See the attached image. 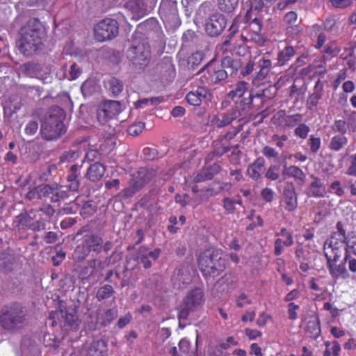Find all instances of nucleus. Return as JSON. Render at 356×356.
I'll use <instances>...</instances> for the list:
<instances>
[{"label": "nucleus", "instance_id": "f257e3e1", "mask_svg": "<svg viewBox=\"0 0 356 356\" xmlns=\"http://www.w3.org/2000/svg\"><path fill=\"white\" fill-rule=\"evenodd\" d=\"M46 35L42 23L35 18L30 19L19 31L16 44L25 56H31L42 48Z\"/></svg>", "mask_w": 356, "mask_h": 356}, {"label": "nucleus", "instance_id": "f03ea898", "mask_svg": "<svg viewBox=\"0 0 356 356\" xmlns=\"http://www.w3.org/2000/svg\"><path fill=\"white\" fill-rule=\"evenodd\" d=\"M28 324V312L17 302L4 305L0 311V326L9 334L20 332Z\"/></svg>", "mask_w": 356, "mask_h": 356}, {"label": "nucleus", "instance_id": "7ed1b4c3", "mask_svg": "<svg viewBox=\"0 0 356 356\" xmlns=\"http://www.w3.org/2000/svg\"><path fill=\"white\" fill-rule=\"evenodd\" d=\"M65 118V113L63 108L51 107L41 124L42 137L47 140H54L64 135L67 131L63 122Z\"/></svg>", "mask_w": 356, "mask_h": 356}, {"label": "nucleus", "instance_id": "20e7f679", "mask_svg": "<svg viewBox=\"0 0 356 356\" xmlns=\"http://www.w3.org/2000/svg\"><path fill=\"white\" fill-rule=\"evenodd\" d=\"M200 269L205 277H216L226 268V260L220 250H207L198 258Z\"/></svg>", "mask_w": 356, "mask_h": 356}, {"label": "nucleus", "instance_id": "39448f33", "mask_svg": "<svg viewBox=\"0 0 356 356\" xmlns=\"http://www.w3.org/2000/svg\"><path fill=\"white\" fill-rule=\"evenodd\" d=\"M127 57L138 70H143L151 58V47L148 40L144 38H135L127 50Z\"/></svg>", "mask_w": 356, "mask_h": 356}, {"label": "nucleus", "instance_id": "423d86ee", "mask_svg": "<svg viewBox=\"0 0 356 356\" xmlns=\"http://www.w3.org/2000/svg\"><path fill=\"white\" fill-rule=\"evenodd\" d=\"M204 302V293L202 289L196 287L188 292L179 308V327H184V325H181V321L186 320L191 312L202 307Z\"/></svg>", "mask_w": 356, "mask_h": 356}, {"label": "nucleus", "instance_id": "0eeeda50", "mask_svg": "<svg viewBox=\"0 0 356 356\" xmlns=\"http://www.w3.org/2000/svg\"><path fill=\"white\" fill-rule=\"evenodd\" d=\"M175 75V65L172 58L169 56L163 57L152 70V76L154 80L159 81L163 85L172 83Z\"/></svg>", "mask_w": 356, "mask_h": 356}, {"label": "nucleus", "instance_id": "6e6552de", "mask_svg": "<svg viewBox=\"0 0 356 356\" xmlns=\"http://www.w3.org/2000/svg\"><path fill=\"white\" fill-rule=\"evenodd\" d=\"M49 319L51 321V326L55 327L58 324L65 330L74 328L77 326L78 317L74 309H65L59 305V309L51 312Z\"/></svg>", "mask_w": 356, "mask_h": 356}, {"label": "nucleus", "instance_id": "1a4fd4ad", "mask_svg": "<svg viewBox=\"0 0 356 356\" xmlns=\"http://www.w3.org/2000/svg\"><path fill=\"white\" fill-rule=\"evenodd\" d=\"M159 13L164 23L171 29H177L181 24L178 15L177 1L174 0H161Z\"/></svg>", "mask_w": 356, "mask_h": 356}, {"label": "nucleus", "instance_id": "9d476101", "mask_svg": "<svg viewBox=\"0 0 356 356\" xmlns=\"http://www.w3.org/2000/svg\"><path fill=\"white\" fill-rule=\"evenodd\" d=\"M118 22L111 18L101 20L94 27L95 38L99 42L111 40L115 38L118 34Z\"/></svg>", "mask_w": 356, "mask_h": 356}, {"label": "nucleus", "instance_id": "9b49d317", "mask_svg": "<svg viewBox=\"0 0 356 356\" xmlns=\"http://www.w3.org/2000/svg\"><path fill=\"white\" fill-rule=\"evenodd\" d=\"M213 60L209 61L199 72L201 75L200 81L204 84L214 85L228 77V72L222 67V69H216L211 66Z\"/></svg>", "mask_w": 356, "mask_h": 356}, {"label": "nucleus", "instance_id": "f8f14e48", "mask_svg": "<svg viewBox=\"0 0 356 356\" xmlns=\"http://www.w3.org/2000/svg\"><path fill=\"white\" fill-rule=\"evenodd\" d=\"M227 26L225 16L215 11L210 14L205 22V31L210 37H218L222 34Z\"/></svg>", "mask_w": 356, "mask_h": 356}, {"label": "nucleus", "instance_id": "ddd939ff", "mask_svg": "<svg viewBox=\"0 0 356 356\" xmlns=\"http://www.w3.org/2000/svg\"><path fill=\"white\" fill-rule=\"evenodd\" d=\"M194 270L189 265H180L177 266L172 276V284L175 288L178 289L184 288L192 281Z\"/></svg>", "mask_w": 356, "mask_h": 356}, {"label": "nucleus", "instance_id": "4468645a", "mask_svg": "<svg viewBox=\"0 0 356 356\" xmlns=\"http://www.w3.org/2000/svg\"><path fill=\"white\" fill-rule=\"evenodd\" d=\"M122 111L121 103L115 100H106L101 104L97 111L99 121H106L118 115Z\"/></svg>", "mask_w": 356, "mask_h": 356}, {"label": "nucleus", "instance_id": "2eb2a0df", "mask_svg": "<svg viewBox=\"0 0 356 356\" xmlns=\"http://www.w3.org/2000/svg\"><path fill=\"white\" fill-rule=\"evenodd\" d=\"M282 195L285 210L289 212L295 211L298 207V197L295 186L292 182L287 181L285 183Z\"/></svg>", "mask_w": 356, "mask_h": 356}, {"label": "nucleus", "instance_id": "dca6fc26", "mask_svg": "<svg viewBox=\"0 0 356 356\" xmlns=\"http://www.w3.org/2000/svg\"><path fill=\"white\" fill-rule=\"evenodd\" d=\"M152 176V172H148L145 168H140L138 172L132 175L129 184L138 191L150 181Z\"/></svg>", "mask_w": 356, "mask_h": 356}, {"label": "nucleus", "instance_id": "f3484780", "mask_svg": "<svg viewBox=\"0 0 356 356\" xmlns=\"http://www.w3.org/2000/svg\"><path fill=\"white\" fill-rule=\"evenodd\" d=\"M33 213L34 210L31 209L29 212L24 211L15 216L13 222L14 229L19 232L26 229H29L31 221H33L35 218V214L33 216H31Z\"/></svg>", "mask_w": 356, "mask_h": 356}, {"label": "nucleus", "instance_id": "a211bd4d", "mask_svg": "<svg viewBox=\"0 0 356 356\" xmlns=\"http://www.w3.org/2000/svg\"><path fill=\"white\" fill-rule=\"evenodd\" d=\"M82 243L90 252H94L98 254L102 250L103 238L97 234L90 233L84 236Z\"/></svg>", "mask_w": 356, "mask_h": 356}, {"label": "nucleus", "instance_id": "6ab92c4d", "mask_svg": "<svg viewBox=\"0 0 356 356\" xmlns=\"http://www.w3.org/2000/svg\"><path fill=\"white\" fill-rule=\"evenodd\" d=\"M124 8L131 12L132 18L138 19L147 13L146 4L140 0H131L124 4Z\"/></svg>", "mask_w": 356, "mask_h": 356}, {"label": "nucleus", "instance_id": "aec40b11", "mask_svg": "<svg viewBox=\"0 0 356 356\" xmlns=\"http://www.w3.org/2000/svg\"><path fill=\"white\" fill-rule=\"evenodd\" d=\"M21 72L30 77H35L40 79H46L47 77H43L42 66L37 63L28 62L19 67Z\"/></svg>", "mask_w": 356, "mask_h": 356}, {"label": "nucleus", "instance_id": "412c9836", "mask_svg": "<svg viewBox=\"0 0 356 356\" xmlns=\"http://www.w3.org/2000/svg\"><path fill=\"white\" fill-rule=\"evenodd\" d=\"M241 58H234L226 56L221 60V67L228 72V75L234 76L237 74L238 71L242 67Z\"/></svg>", "mask_w": 356, "mask_h": 356}, {"label": "nucleus", "instance_id": "4be33fe9", "mask_svg": "<svg viewBox=\"0 0 356 356\" xmlns=\"http://www.w3.org/2000/svg\"><path fill=\"white\" fill-rule=\"evenodd\" d=\"M264 171L265 160L263 157H259L248 168L247 173L252 179L257 180Z\"/></svg>", "mask_w": 356, "mask_h": 356}, {"label": "nucleus", "instance_id": "5701e85b", "mask_svg": "<svg viewBox=\"0 0 356 356\" xmlns=\"http://www.w3.org/2000/svg\"><path fill=\"white\" fill-rule=\"evenodd\" d=\"M313 181L310 183L307 195L309 197H324L325 193V189L323 186L321 179L318 177L311 175Z\"/></svg>", "mask_w": 356, "mask_h": 356}, {"label": "nucleus", "instance_id": "b1692460", "mask_svg": "<svg viewBox=\"0 0 356 356\" xmlns=\"http://www.w3.org/2000/svg\"><path fill=\"white\" fill-rule=\"evenodd\" d=\"M106 342L99 339L91 343L87 349L86 356H106Z\"/></svg>", "mask_w": 356, "mask_h": 356}, {"label": "nucleus", "instance_id": "393cba45", "mask_svg": "<svg viewBox=\"0 0 356 356\" xmlns=\"http://www.w3.org/2000/svg\"><path fill=\"white\" fill-rule=\"evenodd\" d=\"M102 262L97 259H91L88 261V265L83 267L80 271V276L82 279L88 280L95 275L97 268H101Z\"/></svg>", "mask_w": 356, "mask_h": 356}, {"label": "nucleus", "instance_id": "a878e982", "mask_svg": "<svg viewBox=\"0 0 356 356\" xmlns=\"http://www.w3.org/2000/svg\"><path fill=\"white\" fill-rule=\"evenodd\" d=\"M105 173V167L99 162L90 164L88 168L86 176L92 181H99Z\"/></svg>", "mask_w": 356, "mask_h": 356}, {"label": "nucleus", "instance_id": "bb28decb", "mask_svg": "<svg viewBox=\"0 0 356 356\" xmlns=\"http://www.w3.org/2000/svg\"><path fill=\"white\" fill-rule=\"evenodd\" d=\"M79 166L77 164H74L70 167V174L67 177L68 182V188L72 191H77L80 186V181L79 177L80 173L78 172Z\"/></svg>", "mask_w": 356, "mask_h": 356}, {"label": "nucleus", "instance_id": "cd10ccee", "mask_svg": "<svg viewBox=\"0 0 356 356\" xmlns=\"http://www.w3.org/2000/svg\"><path fill=\"white\" fill-rule=\"evenodd\" d=\"M228 31L229 33L225 37V40L220 47V50L223 53L231 51L234 48V45L232 43V39L238 32L237 25L232 24Z\"/></svg>", "mask_w": 356, "mask_h": 356}, {"label": "nucleus", "instance_id": "c85d7f7f", "mask_svg": "<svg viewBox=\"0 0 356 356\" xmlns=\"http://www.w3.org/2000/svg\"><path fill=\"white\" fill-rule=\"evenodd\" d=\"M323 87V83L318 79L314 87L313 93L311 94L307 99V105H309V108H311V106H316L318 100L322 97Z\"/></svg>", "mask_w": 356, "mask_h": 356}, {"label": "nucleus", "instance_id": "c756f323", "mask_svg": "<svg viewBox=\"0 0 356 356\" xmlns=\"http://www.w3.org/2000/svg\"><path fill=\"white\" fill-rule=\"evenodd\" d=\"M67 193L65 190V187L56 183L51 184V189L50 193V199L51 202H59L67 197Z\"/></svg>", "mask_w": 356, "mask_h": 356}, {"label": "nucleus", "instance_id": "7c9ffc66", "mask_svg": "<svg viewBox=\"0 0 356 356\" xmlns=\"http://www.w3.org/2000/svg\"><path fill=\"white\" fill-rule=\"evenodd\" d=\"M325 255L327 259V268L330 270V274L333 277H337L339 275L345 273H347L344 267V264L335 265V263H332V255L329 254L327 252H325Z\"/></svg>", "mask_w": 356, "mask_h": 356}, {"label": "nucleus", "instance_id": "2f4dec72", "mask_svg": "<svg viewBox=\"0 0 356 356\" xmlns=\"http://www.w3.org/2000/svg\"><path fill=\"white\" fill-rule=\"evenodd\" d=\"M348 141V138L344 135H335L330 139L328 148L334 152H339L347 145Z\"/></svg>", "mask_w": 356, "mask_h": 356}, {"label": "nucleus", "instance_id": "473e14b6", "mask_svg": "<svg viewBox=\"0 0 356 356\" xmlns=\"http://www.w3.org/2000/svg\"><path fill=\"white\" fill-rule=\"evenodd\" d=\"M239 0H218V9L225 13H233L238 6Z\"/></svg>", "mask_w": 356, "mask_h": 356}, {"label": "nucleus", "instance_id": "72a5a7b5", "mask_svg": "<svg viewBox=\"0 0 356 356\" xmlns=\"http://www.w3.org/2000/svg\"><path fill=\"white\" fill-rule=\"evenodd\" d=\"M284 174L289 177H293L302 182L305 181L306 177L303 171L299 167L296 165L287 166L286 165H284Z\"/></svg>", "mask_w": 356, "mask_h": 356}, {"label": "nucleus", "instance_id": "f704fd0d", "mask_svg": "<svg viewBox=\"0 0 356 356\" xmlns=\"http://www.w3.org/2000/svg\"><path fill=\"white\" fill-rule=\"evenodd\" d=\"M106 83L108 90L114 97L119 95L123 90L124 84L122 81L115 77H111Z\"/></svg>", "mask_w": 356, "mask_h": 356}, {"label": "nucleus", "instance_id": "c9c22d12", "mask_svg": "<svg viewBox=\"0 0 356 356\" xmlns=\"http://www.w3.org/2000/svg\"><path fill=\"white\" fill-rule=\"evenodd\" d=\"M295 50L291 46H287L277 54V65H284L294 55Z\"/></svg>", "mask_w": 356, "mask_h": 356}, {"label": "nucleus", "instance_id": "e433bc0d", "mask_svg": "<svg viewBox=\"0 0 356 356\" xmlns=\"http://www.w3.org/2000/svg\"><path fill=\"white\" fill-rule=\"evenodd\" d=\"M348 129L349 131L355 132L356 131V125L349 123L347 124L345 120H335L332 126V130L335 132L339 133L340 135H345L348 131Z\"/></svg>", "mask_w": 356, "mask_h": 356}, {"label": "nucleus", "instance_id": "4c0bfd02", "mask_svg": "<svg viewBox=\"0 0 356 356\" xmlns=\"http://www.w3.org/2000/svg\"><path fill=\"white\" fill-rule=\"evenodd\" d=\"M347 236H343L340 234L332 233L329 240L325 243L327 244L328 248H343V244L347 243Z\"/></svg>", "mask_w": 356, "mask_h": 356}, {"label": "nucleus", "instance_id": "58836bf2", "mask_svg": "<svg viewBox=\"0 0 356 356\" xmlns=\"http://www.w3.org/2000/svg\"><path fill=\"white\" fill-rule=\"evenodd\" d=\"M97 84L92 79H88L81 85V90L85 97H90L97 92Z\"/></svg>", "mask_w": 356, "mask_h": 356}, {"label": "nucleus", "instance_id": "ea45409f", "mask_svg": "<svg viewBox=\"0 0 356 356\" xmlns=\"http://www.w3.org/2000/svg\"><path fill=\"white\" fill-rule=\"evenodd\" d=\"M249 86L250 84L245 81H238L236 84L234 89L231 90L227 96L232 99L236 97H241L248 91Z\"/></svg>", "mask_w": 356, "mask_h": 356}, {"label": "nucleus", "instance_id": "a19ab883", "mask_svg": "<svg viewBox=\"0 0 356 356\" xmlns=\"http://www.w3.org/2000/svg\"><path fill=\"white\" fill-rule=\"evenodd\" d=\"M215 11L217 10L215 9L213 4L211 1H204L200 6L196 15L200 18H204L207 15L209 17L210 14Z\"/></svg>", "mask_w": 356, "mask_h": 356}, {"label": "nucleus", "instance_id": "79ce46f5", "mask_svg": "<svg viewBox=\"0 0 356 356\" xmlns=\"http://www.w3.org/2000/svg\"><path fill=\"white\" fill-rule=\"evenodd\" d=\"M90 252L86 248V246L82 243L76 247L74 252H73V259L76 262H81L86 259V258L88 256Z\"/></svg>", "mask_w": 356, "mask_h": 356}, {"label": "nucleus", "instance_id": "37998d69", "mask_svg": "<svg viewBox=\"0 0 356 356\" xmlns=\"http://www.w3.org/2000/svg\"><path fill=\"white\" fill-rule=\"evenodd\" d=\"M113 293V286L110 284H105L98 289L96 297L98 300H102L110 298Z\"/></svg>", "mask_w": 356, "mask_h": 356}, {"label": "nucleus", "instance_id": "c03bdc74", "mask_svg": "<svg viewBox=\"0 0 356 356\" xmlns=\"http://www.w3.org/2000/svg\"><path fill=\"white\" fill-rule=\"evenodd\" d=\"M161 277L158 274H153L149 277L144 282V285L146 288L149 289L152 291L156 290L160 286Z\"/></svg>", "mask_w": 356, "mask_h": 356}, {"label": "nucleus", "instance_id": "a18cd8bd", "mask_svg": "<svg viewBox=\"0 0 356 356\" xmlns=\"http://www.w3.org/2000/svg\"><path fill=\"white\" fill-rule=\"evenodd\" d=\"M145 246L139 248L137 255V260L139 264H142L145 269L150 268L152 266V261L149 259L147 254L144 253Z\"/></svg>", "mask_w": 356, "mask_h": 356}, {"label": "nucleus", "instance_id": "49530a36", "mask_svg": "<svg viewBox=\"0 0 356 356\" xmlns=\"http://www.w3.org/2000/svg\"><path fill=\"white\" fill-rule=\"evenodd\" d=\"M97 210V206L93 201L89 200L86 202L81 208L80 213L84 218H87L92 215Z\"/></svg>", "mask_w": 356, "mask_h": 356}, {"label": "nucleus", "instance_id": "de8ad7c7", "mask_svg": "<svg viewBox=\"0 0 356 356\" xmlns=\"http://www.w3.org/2000/svg\"><path fill=\"white\" fill-rule=\"evenodd\" d=\"M304 88V83L302 80H295L290 88L289 96L293 97L295 95H300L304 94L305 88Z\"/></svg>", "mask_w": 356, "mask_h": 356}, {"label": "nucleus", "instance_id": "09e8293b", "mask_svg": "<svg viewBox=\"0 0 356 356\" xmlns=\"http://www.w3.org/2000/svg\"><path fill=\"white\" fill-rule=\"evenodd\" d=\"M79 209V204L72 202L67 204H65L62 208L59 209L57 211V213L58 215L72 214L77 212Z\"/></svg>", "mask_w": 356, "mask_h": 356}, {"label": "nucleus", "instance_id": "8fccbe9b", "mask_svg": "<svg viewBox=\"0 0 356 356\" xmlns=\"http://www.w3.org/2000/svg\"><path fill=\"white\" fill-rule=\"evenodd\" d=\"M239 115H241L240 111L236 107H234L230 108L227 113H222L220 116L228 124H230Z\"/></svg>", "mask_w": 356, "mask_h": 356}, {"label": "nucleus", "instance_id": "3c124183", "mask_svg": "<svg viewBox=\"0 0 356 356\" xmlns=\"http://www.w3.org/2000/svg\"><path fill=\"white\" fill-rule=\"evenodd\" d=\"M179 350L181 356H195V350H191V345L188 340L181 339L179 343Z\"/></svg>", "mask_w": 356, "mask_h": 356}, {"label": "nucleus", "instance_id": "603ef678", "mask_svg": "<svg viewBox=\"0 0 356 356\" xmlns=\"http://www.w3.org/2000/svg\"><path fill=\"white\" fill-rule=\"evenodd\" d=\"M295 254L298 261H308L310 259L309 251L304 249L301 245L297 246Z\"/></svg>", "mask_w": 356, "mask_h": 356}, {"label": "nucleus", "instance_id": "864d4df0", "mask_svg": "<svg viewBox=\"0 0 356 356\" xmlns=\"http://www.w3.org/2000/svg\"><path fill=\"white\" fill-rule=\"evenodd\" d=\"M276 0H259L250 1V10L252 11H260L264 7H268L269 5Z\"/></svg>", "mask_w": 356, "mask_h": 356}, {"label": "nucleus", "instance_id": "5fc2aeb1", "mask_svg": "<svg viewBox=\"0 0 356 356\" xmlns=\"http://www.w3.org/2000/svg\"><path fill=\"white\" fill-rule=\"evenodd\" d=\"M145 128V123L138 122L130 125L127 129V133L131 136H138Z\"/></svg>", "mask_w": 356, "mask_h": 356}, {"label": "nucleus", "instance_id": "6e6d98bb", "mask_svg": "<svg viewBox=\"0 0 356 356\" xmlns=\"http://www.w3.org/2000/svg\"><path fill=\"white\" fill-rule=\"evenodd\" d=\"M204 57V53L200 51H197L193 53L191 56L189 57L188 64L191 65V67L195 69L197 65H199L202 61L203 60Z\"/></svg>", "mask_w": 356, "mask_h": 356}, {"label": "nucleus", "instance_id": "4d7b16f0", "mask_svg": "<svg viewBox=\"0 0 356 356\" xmlns=\"http://www.w3.org/2000/svg\"><path fill=\"white\" fill-rule=\"evenodd\" d=\"M15 258L13 256H7L0 259V267L2 268L6 273L12 271L13 265Z\"/></svg>", "mask_w": 356, "mask_h": 356}, {"label": "nucleus", "instance_id": "13d9d810", "mask_svg": "<svg viewBox=\"0 0 356 356\" xmlns=\"http://www.w3.org/2000/svg\"><path fill=\"white\" fill-rule=\"evenodd\" d=\"M279 171H280L279 165H272L268 168V170L265 174V177L267 179H270L272 181L277 180L280 178Z\"/></svg>", "mask_w": 356, "mask_h": 356}, {"label": "nucleus", "instance_id": "bf43d9fd", "mask_svg": "<svg viewBox=\"0 0 356 356\" xmlns=\"http://www.w3.org/2000/svg\"><path fill=\"white\" fill-rule=\"evenodd\" d=\"M231 149L229 145H227L220 140V144H215V148L213 149V154L216 155L217 158L220 157L223 154H226Z\"/></svg>", "mask_w": 356, "mask_h": 356}, {"label": "nucleus", "instance_id": "052dcab7", "mask_svg": "<svg viewBox=\"0 0 356 356\" xmlns=\"http://www.w3.org/2000/svg\"><path fill=\"white\" fill-rule=\"evenodd\" d=\"M276 236H281L285 238V240L282 241V243L283 245L286 247L291 246L293 244V240L291 234L289 233L284 227L282 228L279 233H276Z\"/></svg>", "mask_w": 356, "mask_h": 356}, {"label": "nucleus", "instance_id": "680f3d73", "mask_svg": "<svg viewBox=\"0 0 356 356\" xmlns=\"http://www.w3.org/2000/svg\"><path fill=\"white\" fill-rule=\"evenodd\" d=\"M213 177L209 173L207 168H204L195 177L194 181L195 183L202 182L208 180H211Z\"/></svg>", "mask_w": 356, "mask_h": 356}, {"label": "nucleus", "instance_id": "e2e57ef3", "mask_svg": "<svg viewBox=\"0 0 356 356\" xmlns=\"http://www.w3.org/2000/svg\"><path fill=\"white\" fill-rule=\"evenodd\" d=\"M346 255L343 261L348 264V269L353 273L356 274V258L352 257L348 253V250L346 248Z\"/></svg>", "mask_w": 356, "mask_h": 356}, {"label": "nucleus", "instance_id": "0e129e2a", "mask_svg": "<svg viewBox=\"0 0 356 356\" xmlns=\"http://www.w3.org/2000/svg\"><path fill=\"white\" fill-rule=\"evenodd\" d=\"M309 130V127L307 125L305 124H300L295 129L294 134L296 136L305 139L307 137Z\"/></svg>", "mask_w": 356, "mask_h": 356}, {"label": "nucleus", "instance_id": "69168bd1", "mask_svg": "<svg viewBox=\"0 0 356 356\" xmlns=\"http://www.w3.org/2000/svg\"><path fill=\"white\" fill-rule=\"evenodd\" d=\"M222 207L227 213H233L234 212L236 208L235 202H234V200L231 199L230 197H226L222 199Z\"/></svg>", "mask_w": 356, "mask_h": 356}, {"label": "nucleus", "instance_id": "338daca9", "mask_svg": "<svg viewBox=\"0 0 356 356\" xmlns=\"http://www.w3.org/2000/svg\"><path fill=\"white\" fill-rule=\"evenodd\" d=\"M81 73H82L81 69L77 65L76 63H74L70 66L69 74L67 76V79L75 80L81 75Z\"/></svg>", "mask_w": 356, "mask_h": 356}, {"label": "nucleus", "instance_id": "774afa93", "mask_svg": "<svg viewBox=\"0 0 356 356\" xmlns=\"http://www.w3.org/2000/svg\"><path fill=\"white\" fill-rule=\"evenodd\" d=\"M346 174L349 176L356 177V153L350 156V165Z\"/></svg>", "mask_w": 356, "mask_h": 356}]
</instances>
